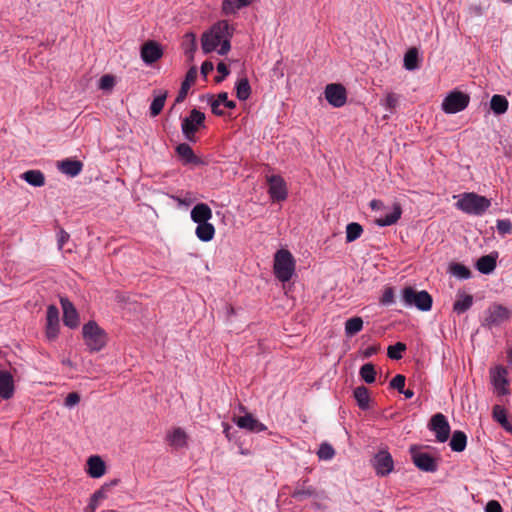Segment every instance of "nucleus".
<instances>
[{
    "label": "nucleus",
    "mask_w": 512,
    "mask_h": 512,
    "mask_svg": "<svg viewBox=\"0 0 512 512\" xmlns=\"http://www.w3.org/2000/svg\"><path fill=\"white\" fill-rule=\"evenodd\" d=\"M404 67L407 70H415L418 67V50L410 48L404 56Z\"/></svg>",
    "instance_id": "nucleus-41"
},
{
    "label": "nucleus",
    "mask_w": 512,
    "mask_h": 512,
    "mask_svg": "<svg viewBox=\"0 0 512 512\" xmlns=\"http://www.w3.org/2000/svg\"><path fill=\"white\" fill-rule=\"evenodd\" d=\"M325 98L334 107H342L347 100L346 89L341 84H328L325 88Z\"/></svg>",
    "instance_id": "nucleus-10"
},
{
    "label": "nucleus",
    "mask_w": 512,
    "mask_h": 512,
    "mask_svg": "<svg viewBox=\"0 0 512 512\" xmlns=\"http://www.w3.org/2000/svg\"><path fill=\"white\" fill-rule=\"evenodd\" d=\"M214 69V65L212 62L210 61H205L203 62L202 66H201V74L204 76V77H207V75L209 73H211Z\"/></svg>",
    "instance_id": "nucleus-57"
},
{
    "label": "nucleus",
    "mask_w": 512,
    "mask_h": 512,
    "mask_svg": "<svg viewBox=\"0 0 512 512\" xmlns=\"http://www.w3.org/2000/svg\"><path fill=\"white\" fill-rule=\"evenodd\" d=\"M195 234L200 241L209 242L215 236V227L209 221L203 222L197 225Z\"/></svg>",
    "instance_id": "nucleus-30"
},
{
    "label": "nucleus",
    "mask_w": 512,
    "mask_h": 512,
    "mask_svg": "<svg viewBox=\"0 0 512 512\" xmlns=\"http://www.w3.org/2000/svg\"><path fill=\"white\" fill-rule=\"evenodd\" d=\"M162 55V48L156 41L149 40L141 47V58L146 64L156 62L162 57Z\"/></svg>",
    "instance_id": "nucleus-14"
},
{
    "label": "nucleus",
    "mask_w": 512,
    "mask_h": 512,
    "mask_svg": "<svg viewBox=\"0 0 512 512\" xmlns=\"http://www.w3.org/2000/svg\"><path fill=\"white\" fill-rule=\"evenodd\" d=\"M190 216L193 222L201 224L212 218V210L206 203H198L192 208Z\"/></svg>",
    "instance_id": "nucleus-22"
},
{
    "label": "nucleus",
    "mask_w": 512,
    "mask_h": 512,
    "mask_svg": "<svg viewBox=\"0 0 512 512\" xmlns=\"http://www.w3.org/2000/svg\"><path fill=\"white\" fill-rule=\"evenodd\" d=\"M14 394V380L10 372L0 370V397L10 399Z\"/></svg>",
    "instance_id": "nucleus-20"
},
{
    "label": "nucleus",
    "mask_w": 512,
    "mask_h": 512,
    "mask_svg": "<svg viewBox=\"0 0 512 512\" xmlns=\"http://www.w3.org/2000/svg\"><path fill=\"white\" fill-rule=\"evenodd\" d=\"M363 232V228L356 222H351L346 226V242L350 243L357 240Z\"/></svg>",
    "instance_id": "nucleus-43"
},
{
    "label": "nucleus",
    "mask_w": 512,
    "mask_h": 512,
    "mask_svg": "<svg viewBox=\"0 0 512 512\" xmlns=\"http://www.w3.org/2000/svg\"><path fill=\"white\" fill-rule=\"evenodd\" d=\"M58 169L70 177H75L81 173L83 164L79 160L65 159L58 163Z\"/></svg>",
    "instance_id": "nucleus-23"
},
{
    "label": "nucleus",
    "mask_w": 512,
    "mask_h": 512,
    "mask_svg": "<svg viewBox=\"0 0 512 512\" xmlns=\"http://www.w3.org/2000/svg\"><path fill=\"white\" fill-rule=\"evenodd\" d=\"M406 350V345L402 342H397L394 345H390L387 349V355L393 360H399L402 358V352Z\"/></svg>",
    "instance_id": "nucleus-45"
},
{
    "label": "nucleus",
    "mask_w": 512,
    "mask_h": 512,
    "mask_svg": "<svg viewBox=\"0 0 512 512\" xmlns=\"http://www.w3.org/2000/svg\"><path fill=\"white\" fill-rule=\"evenodd\" d=\"M220 104H223L229 109H234L236 107V103L228 99V94L226 92L218 94L217 99L211 104L212 112L215 115H223V111H217V107H219Z\"/></svg>",
    "instance_id": "nucleus-36"
},
{
    "label": "nucleus",
    "mask_w": 512,
    "mask_h": 512,
    "mask_svg": "<svg viewBox=\"0 0 512 512\" xmlns=\"http://www.w3.org/2000/svg\"><path fill=\"white\" fill-rule=\"evenodd\" d=\"M22 178L34 187H41L45 184L44 174L39 170H28L23 173Z\"/></svg>",
    "instance_id": "nucleus-33"
},
{
    "label": "nucleus",
    "mask_w": 512,
    "mask_h": 512,
    "mask_svg": "<svg viewBox=\"0 0 512 512\" xmlns=\"http://www.w3.org/2000/svg\"><path fill=\"white\" fill-rule=\"evenodd\" d=\"M503 2H511L512 3V0H502Z\"/></svg>",
    "instance_id": "nucleus-64"
},
{
    "label": "nucleus",
    "mask_w": 512,
    "mask_h": 512,
    "mask_svg": "<svg viewBox=\"0 0 512 512\" xmlns=\"http://www.w3.org/2000/svg\"><path fill=\"white\" fill-rule=\"evenodd\" d=\"M428 428L435 433L438 442H446L450 435V425L442 413H436L430 419Z\"/></svg>",
    "instance_id": "nucleus-9"
},
{
    "label": "nucleus",
    "mask_w": 512,
    "mask_h": 512,
    "mask_svg": "<svg viewBox=\"0 0 512 512\" xmlns=\"http://www.w3.org/2000/svg\"><path fill=\"white\" fill-rule=\"evenodd\" d=\"M508 100L503 95H493L490 101L491 110L497 114H504L508 110Z\"/></svg>",
    "instance_id": "nucleus-35"
},
{
    "label": "nucleus",
    "mask_w": 512,
    "mask_h": 512,
    "mask_svg": "<svg viewBox=\"0 0 512 512\" xmlns=\"http://www.w3.org/2000/svg\"><path fill=\"white\" fill-rule=\"evenodd\" d=\"M60 303L63 309L64 325L69 328H76L79 325V315L75 306L67 298H61Z\"/></svg>",
    "instance_id": "nucleus-15"
},
{
    "label": "nucleus",
    "mask_w": 512,
    "mask_h": 512,
    "mask_svg": "<svg viewBox=\"0 0 512 512\" xmlns=\"http://www.w3.org/2000/svg\"><path fill=\"white\" fill-rule=\"evenodd\" d=\"M353 396L357 402V405L362 410L369 409L370 405V394L367 387L361 385L354 389Z\"/></svg>",
    "instance_id": "nucleus-31"
},
{
    "label": "nucleus",
    "mask_w": 512,
    "mask_h": 512,
    "mask_svg": "<svg viewBox=\"0 0 512 512\" xmlns=\"http://www.w3.org/2000/svg\"><path fill=\"white\" fill-rule=\"evenodd\" d=\"M108 486H102L99 490L94 492L90 498L89 504L84 509L85 512H95L99 506L100 501L106 498V491Z\"/></svg>",
    "instance_id": "nucleus-37"
},
{
    "label": "nucleus",
    "mask_w": 512,
    "mask_h": 512,
    "mask_svg": "<svg viewBox=\"0 0 512 512\" xmlns=\"http://www.w3.org/2000/svg\"><path fill=\"white\" fill-rule=\"evenodd\" d=\"M359 375L363 381L368 384H371L375 381L376 378V370L375 366L372 363L364 364L359 371Z\"/></svg>",
    "instance_id": "nucleus-40"
},
{
    "label": "nucleus",
    "mask_w": 512,
    "mask_h": 512,
    "mask_svg": "<svg viewBox=\"0 0 512 512\" xmlns=\"http://www.w3.org/2000/svg\"><path fill=\"white\" fill-rule=\"evenodd\" d=\"M493 418L501 425L508 424L505 410L498 405L493 408Z\"/></svg>",
    "instance_id": "nucleus-49"
},
{
    "label": "nucleus",
    "mask_w": 512,
    "mask_h": 512,
    "mask_svg": "<svg viewBox=\"0 0 512 512\" xmlns=\"http://www.w3.org/2000/svg\"><path fill=\"white\" fill-rule=\"evenodd\" d=\"M306 483V480L297 483L292 493V497L294 499L298 501H303L307 498L316 496V489L312 486H307Z\"/></svg>",
    "instance_id": "nucleus-28"
},
{
    "label": "nucleus",
    "mask_w": 512,
    "mask_h": 512,
    "mask_svg": "<svg viewBox=\"0 0 512 512\" xmlns=\"http://www.w3.org/2000/svg\"><path fill=\"white\" fill-rule=\"evenodd\" d=\"M269 194L274 201H283L287 198V188L285 181L278 175H272L268 178Z\"/></svg>",
    "instance_id": "nucleus-13"
},
{
    "label": "nucleus",
    "mask_w": 512,
    "mask_h": 512,
    "mask_svg": "<svg viewBox=\"0 0 512 512\" xmlns=\"http://www.w3.org/2000/svg\"><path fill=\"white\" fill-rule=\"evenodd\" d=\"M274 274L281 282H288L295 271V259L287 249H280L274 255Z\"/></svg>",
    "instance_id": "nucleus-3"
},
{
    "label": "nucleus",
    "mask_w": 512,
    "mask_h": 512,
    "mask_svg": "<svg viewBox=\"0 0 512 512\" xmlns=\"http://www.w3.org/2000/svg\"><path fill=\"white\" fill-rule=\"evenodd\" d=\"M397 103H398V96L394 93H388L386 95L385 99L383 100L384 107L387 110H389L390 112H392L396 108Z\"/></svg>",
    "instance_id": "nucleus-50"
},
{
    "label": "nucleus",
    "mask_w": 512,
    "mask_h": 512,
    "mask_svg": "<svg viewBox=\"0 0 512 512\" xmlns=\"http://www.w3.org/2000/svg\"><path fill=\"white\" fill-rule=\"evenodd\" d=\"M373 467L376 474L379 476H386L392 472L394 462L392 456L387 451H379L373 459Z\"/></svg>",
    "instance_id": "nucleus-11"
},
{
    "label": "nucleus",
    "mask_w": 512,
    "mask_h": 512,
    "mask_svg": "<svg viewBox=\"0 0 512 512\" xmlns=\"http://www.w3.org/2000/svg\"><path fill=\"white\" fill-rule=\"evenodd\" d=\"M254 0H224L223 11L226 14H234L243 7L250 5Z\"/></svg>",
    "instance_id": "nucleus-34"
},
{
    "label": "nucleus",
    "mask_w": 512,
    "mask_h": 512,
    "mask_svg": "<svg viewBox=\"0 0 512 512\" xmlns=\"http://www.w3.org/2000/svg\"><path fill=\"white\" fill-rule=\"evenodd\" d=\"M82 334L84 342L90 352H98L105 347L107 335L95 321H89L84 324Z\"/></svg>",
    "instance_id": "nucleus-5"
},
{
    "label": "nucleus",
    "mask_w": 512,
    "mask_h": 512,
    "mask_svg": "<svg viewBox=\"0 0 512 512\" xmlns=\"http://www.w3.org/2000/svg\"><path fill=\"white\" fill-rule=\"evenodd\" d=\"M46 337L55 340L59 333V311L54 305H49L46 313Z\"/></svg>",
    "instance_id": "nucleus-12"
},
{
    "label": "nucleus",
    "mask_w": 512,
    "mask_h": 512,
    "mask_svg": "<svg viewBox=\"0 0 512 512\" xmlns=\"http://www.w3.org/2000/svg\"><path fill=\"white\" fill-rule=\"evenodd\" d=\"M509 317L508 310L500 305H494L490 307L487 311V316L485 317V324L489 327L499 325Z\"/></svg>",
    "instance_id": "nucleus-17"
},
{
    "label": "nucleus",
    "mask_w": 512,
    "mask_h": 512,
    "mask_svg": "<svg viewBox=\"0 0 512 512\" xmlns=\"http://www.w3.org/2000/svg\"><path fill=\"white\" fill-rule=\"evenodd\" d=\"M223 425H224L223 432L225 433L226 437L230 440L231 439L230 435H229L230 426L227 423H224Z\"/></svg>",
    "instance_id": "nucleus-61"
},
{
    "label": "nucleus",
    "mask_w": 512,
    "mask_h": 512,
    "mask_svg": "<svg viewBox=\"0 0 512 512\" xmlns=\"http://www.w3.org/2000/svg\"><path fill=\"white\" fill-rule=\"evenodd\" d=\"M234 421L239 428L246 429L253 433H259L267 429L263 423H261L252 414L249 413L242 417L236 418Z\"/></svg>",
    "instance_id": "nucleus-16"
},
{
    "label": "nucleus",
    "mask_w": 512,
    "mask_h": 512,
    "mask_svg": "<svg viewBox=\"0 0 512 512\" xmlns=\"http://www.w3.org/2000/svg\"><path fill=\"white\" fill-rule=\"evenodd\" d=\"M380 303L389 306L395 303V292L392 287H386L380 299Z\"/></svg>",
    "instance_id": "nucleus-48"
},
{
    "label": "nucleus",
    "mask_w": 512,
    "mask_h": 512,
    "mask_svg": "<svg viewBox=\"0 0 512 512\" xmlns=\"http://www.w3.org/2000/svg\"><path fill=\"white\" fill-rule=\"evenodd\" d=\"M115 84L114 77L112 75H104L100 78L99 88L102 90H110Z\"/></svg>",
    "instance_id": "nucleus-52"
},
{
    "label": "nucleus",
    "mask_w": 512,
    "mask_h": 512,
    "mask_svg": "<svg viewBox=\"0 0 512 512\" xmlns=\"http://www.w3.org/2000/svg\"><path fill=\"white\" fill-rule=\"evenodd\" d=\"M166 97H167V92H163V93L157 95L153 99V101L150 105V115L152 117H155L161 113V111L165 105Z\"/></svg>",
    "instance_id": "nucleus-42"
},
{
    "label": "nucleus",
    "mask_w": 512,
    "mask_h": 512,
    "mask_svg": "<svg viewBox=\"0 0 512 512\" xmlns=\"http://www.w3.org/2000/svg\"><path fill=\"white\" fill-rule=\"evenodd\" d=\"M506 431L508 432H512V425L511 423L508 421V424H504V425H501Z\"/></svg>",
    "instance_id": "nucleus-63"
},
{
    "label": "nucleus",
    "mask_w": 512,
    "mask_h": 512,
    "mask_svg": "<svg viewBox=\"0 0 512 512\" xmlns=\"http://www.w3.org/2000/svg\"><path fill=\"white\" fill-rule=\"evenodd\" d=\"M87 473L92 478H100L105 474L106 466L99 456H91L87 460Z\"/></svg>",
    "instance_id": "nucleus-24"
},
{
    "label": "nucleus",
    "mask_w": 512,
    "mask_h": 512,
    "mask_svg": "<svg viewBox=\"0 0 512 512\" xmlns=\"http://www.w3.org/2000/svg\"><path fill=\"white\" fill-rule=\"evenodd\" d=\"M485 512H503V509L498 501L490 500L485 506Z\"/></svg>",
    "instance_id": "nucleus-56"
},
{
    "label": "nucleus",
    "mask_w": 512,
    "mask_h": 512,
    "mask_svg": "<svg viewBox=\"0 0 512 512\" xmlns=\"http://www.w3.org/2000/svg\"><path fill=\"white\" fill-rule=\"evenodd\" d=\"M379 350H380L379 345L369 346L363 351V357L369 358V357L373 356L374 354H376Z\"/></svg>",
    "instance_id": "nucleus-58"
},
{
    "label": "nucleus",
    "mask_w": 512,
    "mask_h": 512,
    "mask_svg": "<svg viewBox=\"0 0 512 512\" xmlns=\"http://www.w3.org/2000/svg\"><path fill=\"white\" fill-rule=\"evenodd\" d=\"M407 399H411L414 396V391L411 389H403L402 392Z\"/></svg>",
    "instance_id": "nucleus-60"
},
{
    "label": "nucleus",
    "mask_w": 512,
    "mask_h": 512,
    "mask_svg": "<svg viewBox=\"0 0 512 512\" xmlns=\"http://www.w3.org/2000/svg\"><path fill=\"white\" fill-rule=\"evenodd\" d=\"M455 206L466 214L480 216L491 206V202L485 196L474 192H466L459 196Z\"/></svg>",
    "instance_id": "nucleus-2"
},
{
    "label": "nucleus",
    "mask_w": 512,
    "mask_h": 512,
    "mask_svg": "<svg viewBox=\"0 0 512 512\" xmlns=\"http://www.w3.org/2000/svg\"><path fill=\"white\" fill-rule=\"evenodd\" d=\"M236 96L239 100L245 101L251 94V87L247 78H241L236 83Z\"/></svg>",
    "instance_id": "nucleus-39"
},
{
    "label": "nucleus",
    "mask_w": 512,
    "mask_h": 512,
    "mask_svg": "<svg viewBox=\"0 0 512 512\" xmlns=\"http://www.w3.org/2000/svg\"><path fill=\"white\" fill-rule=\"evenodd\" d=\"M449 272L459 279H469L471 277L469 268L460 263H452L449 266Z\"/></svg>",
    "instance_id": "nucleus-44"
},
{
    "label": "nucleus",
    "mask_w": 512,
    "mask_h": 512,
    "mask_svg": "<svg viewBox=\"0 0 512 512\" xmlns=\"http://www.w3.org/2000/svg\"><path fill=\"white\" fill-rule=\"evenodd\" d=\"M473 304L472 295L466 294L465 292L458 291L457 299L453 304V311L457 314H462L469 310Z\"/></svg>",
    "instance_id": "nucleus-27"
},
{
    "label": "nucleus",
    "mask_w": 512,
    "mask_h": 512,
    "mask_svg": "<svg viewBox=\"0 0 512 512\" xmlns=\"http://www.w3.org/2000/svg\"><path fill=\"white\" fill-rule=\"evenodd\" d=\"M363 328V319L361 317L355 316L349 318L345 322V333L347 336H353L360 332Z\"/></svg>",
    "instance_id": "nucleus-38"
},
{
    "label": "nucleus",
    "mask_w": 512,
    "mask_h": 512,
    "mask_svg": "<svg viewBox=\"0 0 512 512\" xmlns=\"http://www.w3.org/2000/svg\"><path fill=\"white\" fill-rule=\"evenodd\" d=\"M195 49H196V44H195V41H194V38H193V39L191 40V46H190L189 50H187V52L192 53V52H194V51H195Z\"/></svg>",
    "instance_id": "nucleus-62"
},
{
    "label": "nucleus",
    "mask_w": 512,
    "mask_h": 512,
    "mask_svg": "<svg viewBox=\"0 0 512 512\" xmlns=\"http://www.w3.org/2000/svg\"><path fill=\"white\" fill-rule=\"evenodd\" d=\"M205 114L198 109H192L190 115L182 121V133L188 141H196V132L204 126Z\"/></svg>",
    "instance_id": "nucleus-6"
},
{
    "label": "nucleus",
    "mask_w": 512,
    "mask_h": 512,
    "mask_svg": "<svg viewBox=\"0 0 512 512\" xmlns=\"http://www.w3.org/2000/svg\"><path fill=\"white\" fill-rule=\"evenodd\" d=\"M176 152L184 164L198 165L201 163V160L194 154L192 148L187 143L179 144L176 147Z\"/></svg>",
    "instance_id": "nucleus-26"
},
{
    "label": "nucleus",
    "mask_w": 512,
    "mask_h": 512,
    "mask_svg": "<svg viewBox=\"0 0 512 512\" xmlns=\"http://www.w3.org/2000/svg\"><path fill=\"white\" fill-rule=\"evenodd\" d=\"M166 440L173 448L181 449L187 446L188 435L184 429L176 427L167 433Z\"/></svg>",
    "instance_id": "nucleus-18"
},
{
    "label": "nucleus",
    "mask_w": 512,
    "mask_h": 512,
    "mask_svg": "<svg viewBox=\"0 0 512 512\" xmlns=\"http://www.w3.org/2000/svg\"><path fill=\"white\" fill-rule=\"evenodd\" d=\"M496 228L500 235L504 236L512 233V222L509 219H499L496 222Z\"/></svg>",
    "instance_id": "nucleus-47"
},
{
    "label": "nucleus",
    "mask_w": 512,
    "mask_h": 512,
    "mask_svg": "<svg viewBox=\"0 0 512 512\" xmlns=\"http://www.w3.org/2000/svg\"><path fill=\"white\" fill-rule=\"evenodd\" d=\"M80 402V395L76 392L69 393L65 398V406L73 407Z\"/></svg>",
    "instance_id": "nucleus-53"
},
{
    "label": "nucleus",
    "mask_w": 512,
    "mask_h": 512,
    "mask_svg": "<svg viewBox=\"0 0 512 512\" xmlns=\"http://www.w3.org/2000/svg\"><path fill=\"white\" fill-rule=\"evenodd\" d=\"M217 71L221 74L220 76H217L215 78V81L217 83H220L221 81H223V79L229 74V69L228 67L226 66L225 63L223 62H220L218 65H217Z\"/></svg>",
    "instance_id": "nucleus-54"
},
{
    "label": "nucleus",
    "mask_w": 512,
    "mask_h": 512,
    "mask_svg": "<svg viewBox=\"0 0 512 512\" xmlns=\"http://www.w3.org/2000/svg\"><path fill=\"white\" fill-rule=\"evenodd\" d=\"M369 205H370L371 209L374 211H379V210H382L385 208L384 203L378 199H373Z\"/></svg>",
    "instance_id": "nucleus-59"
},
{
    "label": "nucleus",
    "mask_w": 512,
    "mask_h": 512,
    "mask_svg": "<svg viewBox=\"0 0 512 512\" xmlns=\"http://www.w3.org/2000/svg\"><path fill=\"white\" fill-rule=\"evenodd\" d=\"M497 255H484L476 263V268L483 274H490L496 268Z\"/></svg>",
    "instance_id": "nucleus-29"
},
{
    "label": "nucleus",
    "mask_w": 512,
    "mask_h": 512,
    "mask_svg": "<svg viewBox=\"0 0 512 512\" xmlns=\"http://www.w3.org/2000/svg\"><path fill=\"white\" fill-rule=\"evenodd\" d=\"M490 380L498 396L510 394L508 371L502 365H496L489 370Z\"/></svg>",
    "instance_id": "nucleus-8"
},
{
    "label": "nucleus",
    "mask_w": 512,
    "mask_h": 512,
    "mask_svg": "<svg viewBox=\"0 0 512 512\" xmlns=\"http://www.w3.org/2000/svg\"><path fill=\"white\" fill-rule=\"evenodd\" d=\"M413 463L422 471L434 472L437 469V464L433 457L428 453L416 452L412 454Z\"/></svg>",
    "instance_id": "nucleus-19"
},
{
    "label": "nucleus",
    "mask_w": 512,
    "mask_h": 512,
    "mask_svg": "<svg viewBox=\"0 0 512 512\" xmlns=\"http://www.w3.org/2000/svg\"><path fill=\"white\" fill-rule=\"evenodd\" d=\"M401 215H402L401 205L399 203H394L392 212L383 217L377 218L375 220V223L380 227L391 226V225L397 223V221L401 218Z\"/></svg>",
    "instance_id": "nucleus-25"
},
{
    "label": "nucleus",
    "mask_w": 512,
    "mask_h": 512,
    "mask_svg": "<svg viewBox=\"0 0 512 512\" xmlns=\"http://www.w3.org/2000/svg\"><path fill=\"white\" fill-rule=\"evenodd\" d=\"M405 376L401 374H397L391 381L390 387L392 389H396L398 392H402L405 387Z\"/></svg>",
    "instance_id": "nucleus-51"
},
{
    "label": "nucleus",
    "mask_w": 512,
    "mask_h": 512,
    "mask_svg": "<svg viewBox=\"0 0 512 512\" xmlns=\"http://www.w3.org/2000/svg\"><path fill=\"white\" fill-rule=\"evenodd\" d=\"M401 299L406 307H415L420 311H429L433 303V299L427 291H418L411 286L402 290Z\"/></svg>",
    "instance_id": "nucleus-4"
},
{
    "label": "nucleus",
    "mask_w": 512,
    "mask_h": 512,
    "mask_svg": "<svg viewBox=\"0 0 512 512\" xmlns=\"http://www.w3.org/2000/svg\"><path fill=\"white\" fill-rule=\"evenodd\" d=\"M70 235L64 230L60 229L58 232L57 244L59 250H62L65 243L69 240Z\"/></svg>",
    "instance_id": "nucleus-55"
},
{
    "label": "nucleus",
    "mask_w": 512,
    "mask_h": 512,
    "mask_svg": "<svg viewBox=\"0 0 512 512\" xmlns=\"http://www.w3.org/2000/svg\"><path fill=\"white\" fill-rule=\"evenodd\" d=\"M469 102V95L460 91H453L443 100L442 109L447 114H455L466 109Z\"/></svg>",
    "instance_id": "nucleus-7"
},
{
    "label": "nucleus",
    "mask_w": 512,
    "mask_h": 512,
    "mask_svg": "<svg viewBox=\"0 0 512 512\" xmlns=\"http://www.w3.org/2000/svg\"><path fill=\"white\" fill-rule=\"evenodd\" d=\"M196 78H197V68L195 66H193L187 71L185 79L181 84V88H180L178 95L175 99L176 104L181 103L185 100V98L188 94V91H189L191 85L195 82Z\"/></svg>",
    "instance_id": "nucleus-21"
},
{
    "label": "nucleus",
    "mask_w": 512,
    "mask_h": 512,
    "mask_svg": "<svg viewBox=\"0 0 512 512\" xmlns=\"http://www.w3.org/2000/svg\"><path fill=\"white\" fill-rule=\"evenodd\" d=\"M449 446L454 452H462L467 446V436L463 431L456 430L453 432Z\"/></svg>",
    "instance_id": "nucleus-32"
},
{
    "label": "nucleus",
    "mask_w": 512,
    "mask_h": 512,
    "mask_svg": "<svg viewBox=\"0 0 512 512\" xmlns=\"http://www.w3.org/2000/svg\"><path fill=\"white\" fill-rule=\"evenodd\" d=\"M317 455L321 460H331L335 455V450L330 444L323 443L320 445Z\"/></svg>",
    "instance_id": "nucleus-46"
},
{
    "label": "nucleus",
    "mask_w": 512,
    "mask_h": 512,
    "mask_svg": "<svg viewBox=\"0 0 512 512\" xmlns=\"http://www.w3.org/2000/svg\"><path fill=\"white\" fill-rule=\"evenodd\" d=\"M232 33L230 31V26L226 21H220L212 26V28L203 34L202 36V49L204 53H210L218 46L220 48L217 50L218 54L226 55L231 48L230 38Z\"/></svg>",
    "instance_id": "nucleus-1"
}]
</instances>
